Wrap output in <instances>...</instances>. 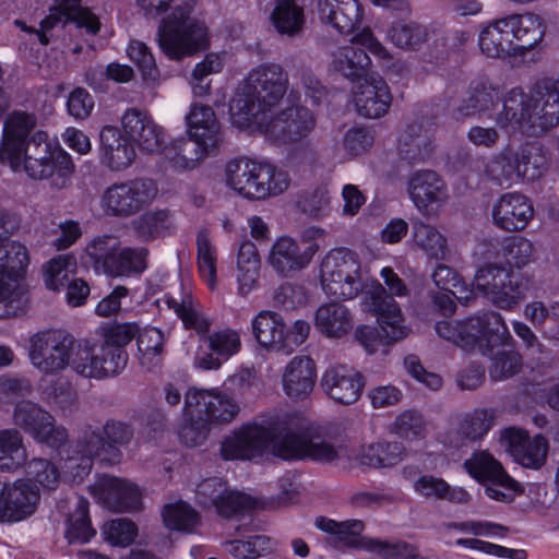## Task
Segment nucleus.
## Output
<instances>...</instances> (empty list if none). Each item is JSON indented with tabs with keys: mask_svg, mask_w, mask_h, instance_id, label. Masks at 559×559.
Segmentation results:
<instances>
[{
	"mask_svg": "<svg viewBox=\"0 0 559 559\" xmlns=\"http://www.w3.org/2000/svg\"><path fill=\"white\" fill-rule=\"evenodd\" d=\"M489 378L491 381H504L518 374L523 367L522 355L515 349H503L491 355Z\"/></svg>",
	"mask_w": 559,
	"mask_h": 559,
	"instance_id": "obj_61",
	"label": "nucleus"
},
{
	"mask_svg": "<svg viewBox=\"0 0 559 559\" xmlns=\"http://www.w3.org/2000/svg\"><path fill=\"white\" fill-rule=\"evenodd\" d=\"M496 88L483 81L472 82L460 103L453 108L452 116L463 120L480 116L495 106Z\"/></svg>",
	"mask_w": 559,
	"mask_h": 559,
	"instance_id": "obj_43",
	"label": "nucleus"
},
{
	"mask_svg": "<svg viewBox=\"0 0 559 559\" xmlns=\"http://www.w3.org/2000/svg\"><path fill=\"white\" fill-rule=\"evenodd\" d=\"M150 251L145 247H120L106 262L105 275L109 277H131L147 269Z\"/></svg>",
	"mask_w": 559,
	"mask_h": 559,
	"instance_id": "obj_46",
	"label": "nucleus"
},
{
	"mask_svg": "<svg viewBox=\"0 0 559 559\" xmlns=\"http://www.w3.org/2000/svg\"><path fill=\"white\" fill-rule=\"evenodd\" d=\"M226 179L228 186L239 194L254 200L278 195L286 191L290 183L286 170L246 157L233 159L227 164Z\"/></svg>",
	"mask_w": 559,
	"mask_h": 559,
	"instance_id": "obj_6",
	"label": "nucleus"
},
{
	"mask_svg": "<svg viewBox=\"0 0 559 559\" xmlns=\"http://www.w3.org/2000/svg\"><path fill=\"white\" fill-rule=\"evenodd\" d=\"M139 325L136 323H114L102 328L103 341L100 345L109 353H120L124 356L123 369L128 362V353L126 346L138 335Z\"/></svg>",
	"mask_w": 559,
	"mask_h": 559,
	"instance_id": "obj_56",
	"label": "nucleus"
},
{
	"mask_svg": "<svg viewBox=\"0 0 559 559\" xmlns=\"http://www.w3.org/2000/svg\"><path fill=\"white\" fill-rule=\"evenodd\" d=\"M57 4L50 9L49 14L41 20L40 28L27 26L25 22L15 20L14 24L23 32L35 34L44 46L50 43L53 36L51 31L56 27H64L73 23L76 28L84 29L87 35H96L100 31L102 23L90 9L81 5V0H56Z\"/></svg>",
	"mask_w": 559,
	"mask_h": 559,
	"instance_id": "obj_13",
	"label": "nucleus"
},
{
	"mask_svg": "<svg viewBox=\"0 0 559 559\" xmlns=\"http://www.w3.org/2000/svg\"><path fill=\"white\" fill-rule=\"evenodd\" d=\"M136 156L130 139L118 128L105 126L99 134V159L111 171H121L132 165Z\"/></svg>",
	"mask_w": 559,
	"mask_h": 559,
	"instance_id": "obj_31",
	"label": "nucleus"
},
{
	"mask_svg": "<svg viewBox=\"0 0 559 559\" xmlns=\"http://www.w3.org/2000/svg\"><path fill=\"white\" fill-rule=\"evenodd\" d=\"M187 414L204 419L207 424H228L239 413L238 404L217 389L191 388L185 396Z\"/></svg>",
	"mask_w": 559,
	"mask_h": 559,
	"instance_id": "obj_20",
	"label": "nucleus"
},
{
	"mask_svg": "<svg viewBox=\"0 0 559 559\" xmlns=\"http://www.w3.org/2000/svg\"><path fill=\"white\" fill-rule=\"evenodd\" d=\"M399 148L405 159L424 160L432 152V142L420 124H409L399 138Z\"/></svg>",
	"mask_w": 559,
	"mask_h": 559,
	"instance_id": "obj_53",
	"label": "nucleus"
},
{
	"mask_svg": "<svg viewBox=\"0 0 559 559\" xmlns=\"http://www.w3.org/2000/svg\"><path fill=\"white\" fill-rule=\"evenodd\" d=\"M535 249L531 240L523 236L506 237L498 255L506 259L509 266L486 263L474 276L473 286L495 307L513 310L526 296L532 286L531 277L513 269H523L535 260Z\"/></svg>",
	"mask_w": 559,
	"mask_h": 559,
	"instance_id": "obj_2",
	"label": "nucleus"
},
{
	"mask_svg": "<svg viewBox=\"0 0 559 559\" xmlns=\"http://www.w3.org/2000/svg\"><path fill=\"white\" fill-rule=\"evenodd\" d=\"M500 443L523 467L538 469L546 463L549 443L543 435L531 438L525 430L509 427L500 432Z\"/></svg>",
	"mask_w": 559,
	"mask_h": 559,
	"instance_id": "obj_21",
	"label": "nucleus"
},
{
	"mask_svg": "<svg viewBox=\"0 0 559 559\" xmlns=\"http://www.w3.org/2000/svg\"><path fill=\"white\" fill-rule=\"evenodd\" d=\"M75 338L62 330H46L29 340L32 365L44 373H57L71 367Z\"/></svg>",
	"mask_w": 559,
	"mask_h": 559,
	"instance_id": "obj_14",
	"label": "nucleus"
},
{
	"mask_svg": "<svg viewBox=\"0 0 559 559\" xmlns=\"http://www.w3.org/2000/svg\"><path fill=\"white\" fill-rule=\"evenodd\" d=\"M478 45L489 58L519 56L507 17L490 22L479 34Z\"/></svg>",
	"mask_w": 559,
	"mask_h": 559,
	"instance_id": "obj_41",
	"label": "nucleus"
},
{
	"mask_svg": "<svg viewBox=\"0 0 559 559\" xmlns=\"http://www.w3.org/2000/svg\"><path fill=\"white\" fill-rule=\"evenodd\" d=\"M523 314L536 329L542 331L545 340L559 345V301L546 305L534 300L525 305Z\"/></svg>",
	"mask_w": 559,
	"mask_h": 559,
	"instance_id": "obj_48",
	"label": "nucleus"
},
{
	"mask_svg": "<svg viewBox=\"0 0 559 559\" xmlns=\"http://www.w3.org/2000/svg\"><path fill=\"white\" fill-rule=\"evenodd\" d=\"M260 255L255 245L250 240L241 242L237 254V281L241 295L249 294L258 283Z\"/></svg>",
	"mask_w": 559,
	"mask_h": 559,
	"instance_id": "obj_50",
	"label": "nucleus"
},
{
	"mask_svg": "<svg viewBox=\"0 0 559 559\" xmlns=\"http://www.w3.org/2000/svg\"><path fill=\"white\" fill-rule=\"evenodd\" d=\"M53 421L55 418L49 412L32 401L23 400L14 406V425L34 438L43 435Z\"/></svg>",
	"mask_w": 559,
	"mask_h": 559,
	"instance_id": "obj_49",
	"label": "nucleus"
},
{
	"mask_svg": "<svg viewBox=\"0 0 559 559\" xmlns=\"http://www.w3.org/2000/svg\"><path fill=\"white\" fill-rule=\"evenodd\" d=\"M463 466L474 479L485 485L507 473L501 463L486 450L475 451Z\"/></svg>",
	"mask_w": 559,
	"mask_h": 559,
	"instance_id": "obj_57",
	"label": "nucleus"
},
{
	"mask_svg": "<svg viewBox=\"0 0 559 559\" xmlns=\"http://www.w3.org/2000/svg\"><path fill=\"white\" fill-rule=\"evenodd\" d=\"M27 460L23 436L14 428L0 430V472L12 473Z\"/></svg>",
	"mask_w": 559,
	"mask_h": 559,
	"instance_id": "obj_51",
	"label": "nucleus"
},
{
	"mask_svg": "<svg viewBox=\"0 0 559 559\" xmlns=\"http://www.w3.org/2000/svg\"><path fill=\"white\" fill-rule=\"evenodd\" d=\"M515 173V159L511 148L496 154L485 167L486 177L502 188H510L515 181H519Z\"/></svg>",
	"mask_w": 559,
	"mask_h": 559,
	"instance_id": "obj_58",
	"label": "nucleus"
},
{
	"mask_svg": "<svg viewBox=\"0 0 559 559\" xmlns=\"http://www.w3.org/2000/svg\"><path fill=\"white\" fill-rule=\"evenodd\" d=\"M409 194L424 215L436 216L448 199L443 180L431 170L415 174L409 181Z\"/></svg>",
	"mask_w": 559,
	"mask_h": 559,
	"instance_id": "obj_29",
	"label": "nucleus"
},
{
	"mask_svg": "<svg viewBox=\"0 0 559 559\" xmlns=\"http://www.w3.org/2000/svg\"><path fill=\"white\" fill-rule=\"evenodd\" d=\"M76 270V259L73 254H59L45 266L44 282L49 290L59 292L70 282V274Z\"/></svg>",
	"mask_w": 559,
	"mask_h": 559,
	"instance_id": "obj_59",
	"label": "nucleus"
},
{
	"mask_svg": "<svg viewBox=\"0 0 559 559\" xmlns=\"http://www.w3.org/2000/svg\"><path fill=\"white\" fill-rule=\"evenodd\" d=\"M158 193L150 178H133L115 182L103 192L100 204L106 215L127 218L150 206Z\"/></svg>",
	"mask_w": 559,
	"mask_h": 559,
	"instance_id": "obj_10",
	"label": "nucleus"
},
{
	"mask_svg": "<svg viewBox=\"0 0 559 559\" xmlns=\"http://www.w3.org/2000/svg\"><path fill=\"white\" fill-rule=\"evenodd\" d=\"M96 534L88 518V501L83 497L78 498L76 509L69 518V527L66 537L70 544L87 543Z\"/></svg>",
	"mask_w": 559,
	"mask_h": 559,
	"instance_id": "obj_62",
	"label": "nucleus"
},
{
	"mask_svg": "<svg viewBox=\"0 0 559 559\" xmlns=\"http://www.w3.org/2000/svg\"><path fill=\"white\" fill-rule=\"evenodd\" d=\"M270 22L280 35L297 37L306 25L305 5L297 0H273Z\"/></svg>",
	"mask_w": 559,
	"mask_h": 559,
	"instance_id": "obj_42",
	"label": "nucleus"
},
{
	"mask_svg": "<svg viewBox=\"0 0 559 559\" xmlns=\"http://www.w3.org/2000/svg\"><path fill=\"white\" fill-rule=\"evenodd\" d=\"M121 123L124 133L138 144L141 151L156 153L163 148L164 129L152 119L147 111L129 108L124 111Z\"/></svg>",
	"mask_w": 559,
	"mask_h": 559,
	"instance_id": "obj_27",
	"label": "nucleus"
},
{
	"mask_svg": "<svg viewBox=\"0 0 559 559\" xmlns=\"http://www.w3.org/2000/svg\"><path fill=\"white\" fill-rule=\"evenodd\" d=\"M314 8L321 23L343 35L354 33L362 21L364 10L358 0H316Z\"/></svg>",
	"mask_w": 559,
	"mask_h": 559,
	"instance_id": "obj_28",
	"label": "nucleus"
},
{
	"mask_svg": "<svg viewBox=\"0 0 559 559\" xmlns=\"http://www.w3.org/2000/svg\"><path fill=\"white\" fill-rule=\"evenodd\" d=\"M224 546L236 559H252L269 554L272 550V540L266 535H253L246 540H228Z\"/></svg>",
	"mask_w": 559,
	"mask_h": 559,
	"instance_id": "obj_64",
	"label": "nucleus"
},
{
	"mask_svg": "<svg viewBox=\"0 0 559 559\" xmlns=\"http://www.w3.org/2000/svg\"><path fill=\"white\" fill-rule=\"evenodd\" d=\"M412 236L415 245L429 258L444 260L448 257V240L432 225L420 219L413 222Z\"/></svg>",
	"mask_w": 559,
	"mask_h": 559,
	"instance_id": "obj_52",
	"label": "nucleus"
},
{
	"mask_svg": "<svg viewBox=\"0 0 559 559\" xmlns=\"http://www.w3.org/2000/svg\"><path fill=\"white\" fill-rule=\"evenodd\" d=\"M162 158L175 171H191L212 152L189 138L171 141L160 150Z\"/></svg>",
	"mask_w": 559,
	"mask_h": 559,
	"instance_id": "obj_36",
	"label": "nucleus"
},
{
	"mask_svg": "<svg viewBox=\"0 0 559 559\" xmlns=\"http://www.w3.org/2000/svg\"><path fill=\"white\" fill-rule=\"evenodd\" d=\"M350 41L353 45L341 47L333 53L332 67L350 82H361L372 75L371 59L365 49L381 58H386L389 53L368 27L356 34Z\"/></svg>",
	"mask_w": 559,
	"mask_h": 559,
	"instance_id": "obj_12",
	"label": "nucleus"
},
{
	"mask_svg": "<svg viewBox=\"0 0 559 559\" xmlns=\"http://www.w3.org/2000/svg\"><path fill=\"white\" fill-rule=\"evenodd\" d=\"M28 263L27 248L0 235V319L15 317L23 311L20 281Z\"/></svg>",
	"mask_w": 559,
	"mask_h": 559,
	"instance_id": "obj_8",
	"label": "nucleus"
},
{
	"mask_svg": "<svg viewBox=\"0 0 559 559\" xmlns=\"http://www.w3.org/2000/svg\"><path fill=\"white\" fill-rule=\"evenodd\" d=\"M495 421V409L475 408L442 433L441 442L450 449H461L487 436Z\"/></svg>",
	"mask_w": 559,
	"mask_h": 559,
	"instance_id": "obj_24",
	"label": "nucleus"
},
{
	"mask_svg": "<svg viewBox=\"0 0 559 559\" xmlns=\"http://www.w3.org/2000/svg\"><path fill=\"white\" fill-rule=\"evenodd\" d=\"M518 179L534 182L549 169L551 156L547 147L539 143H524L513 151Z\"/></svg>",
	"mask_w": 559,
	"mask_h": 559,
	"instance_id": "obj_38",
	"label": "nucleus"
},
{
	"mask_svg": "<svg viewBox=\"0 0 559 559\" xmlns=\"http://www.w3.org/2000/svg\"><path fill=\"white\" fill-rule=\"evenodd\" d=\"M533 128L549 130L559 124V92L552 80L546 81L532 97Z\"/></svg>",
	"mask_w": 559,
	"mask_h": 559,
	"instance_id": "obj_45",
	"label": "nucleus"
},
{
	"mask_svg": "<svg viewBox=\"0 0 559 559\" xmlns=\"http://www.w3.org/2000/svg\"><path fill=\"white\" fill-rule=\"evenodd\" d=\"M36 127L35 112L15 109L5 116L0 140V162L8 164L13 171H20L21 158L26 147L33 145Z\"/></svg>",
	"mask_w": 559,
	"mask_h": 559,
	"instance_id": "obj_16",
	"label": "nucleus"
},
{
	"mask_svg": "<svg viewBox=\"0 0 559 559\" xmlns=\"http://www.w3.org/2000/svg\"><path fill=\"white\" fill-rule=\"evenodd\" d=\"M146 16L158 17L171 10L158 26L157 40L170 59L180 60L207 47V29L191 17L194 0H136Z\"/></svg>",
	"mask_w": 559,
	"mask_h": 559,
	"instance_id": "obj_3",
	"label": "nucleus"
},
{
	"mask_svg": "<svg viewBox=\"0 0 559 559\" xmlns=\"http://www.w3.org/2000/svg\"><path fill=\"white\" fill-rule=\"evenodd\" d=\"M257 342L267 349L285 353V323L281 314L262 310L251 322Z\"/></svg>",
	"mask_w": 559,
	"mask_h": 559,
	"instance_id": "obj_44",
	"label": "nucleus"
},
{
	"mask_svg": "<svg viewBox=\"0 0 559 559\" xmlns=\"http://www.w3.org/2000/svg\"><path fill=\"white\" fill-rule=\"evenodd\" d=\"M185 119L189 136L214 153L222 143L223 135L212 107L194 103Z\"/></svg>",
	"mask_w": 559,
	"mask_h": 559,
	"instance_id": "obj_32",
	"label": "nucleus"
},
{
	"mask_svg": "<svg viewBox=\"0 0 559 559\" xmlns=\"http://www.w3.org/2000/svg\"><path fill=\"white\" fill-rule=\"evenodd\" d=\"M39 493L25 479L2 481L0 488V522H19L31 516L37 507Z\"/></svg>",
	"mask_w": 559,
	"mask_h": 559,
	"instance_id": "obj_22",
	"label": "nucleus"
},
{
	"mask_svg": "<svg viewBox=\"0 0 559 559\" xmlns=\"http://www.w3.org/2000/svg\"><path fill=\"white\" fill-rule=\"evenodd\" d=\"M288 85V74L281 64L262 63L253 68L230 102L233 124L243 130H257L277 144L306 138L316 124L313 114L307 107L288 106L274 114Z\"/></svg>",
	"mask_w": 559,
	"mask_h": 559,
	"instance_id": "obj_1",
	"label": "nucleus"
},
{
	"mask_svg": "<svg viewBox=\"0 0 559 559\" xmlns=\"http://www.w3.org/2000/svg\"><path fill=\"white\" fill-rule=\"evenodd\" d=\"M354 92V104L359 116L376 119L384 116L392 104L386 82L379 75L362 81Z\"/></svg>",
	"mask_w": 559,
	"mask_h": 559,
	"instance_id": "obj_30",
	"label": "nucleus"
},
{
	"mask_svg": "<svg viewBox=\"0 0 559 559\" xmlns=\"http://www.w3.org/2000/svg\"><path fill=\"white\" fill-rule=\"evenodd\" d=\"M198 267L203 280L211 288L216 282V249L205 229L197 234Z\"/></svg>",
	"mask_w": 559,
	"mask_h": 559,
	"instance_id": "obj_63",
	"label": "nucleus"
},
{
	"mask_svg": "<svg viewBox=\"0 0 559 559\" xmlns=\"http://www.w3.org/2000/svg\"><path fill=\"white\" fill-rule=\"evenodd\" d=\"M289 425V414L265 415L242 424L233 430L222 442L224 460H253L261 457L273 443L285 438Z\"/></svg>",
	"mask_w": 559,
	"mask_h": 559,
	"instance_id": "obj_4",
	"label": "nucleus"
},
{
	"mask_svg": "<svg viewBox=\"0 0 559 559\" xmlns=\"http://www.w3.org/2000/svg\"><path fill=\"white\" fill-rule=\"evenodd\" d=\"M506 17L519 56H525L543 40L547 25L542 16L524 13Z\"/></svg>",
	"mask_w": 559,
	"mask_h": 559,
	"instance_id": "obj_37",
	"label": "nucleus"
},
{
	"mask_svg": "<svg viewBox=\"0 0 559 559\" xmlns=\"http://www.w3.org/2000/svg\"><path fill=\"white\" fill-rule=\"evenodd\" d=\"M316 526L331 535L329 543L336 548H360L366 546L361 536L365 525L359 520L336 522L320 516L316 520Z\"/></svg>",
	"mask_w": 559,
	"mask_h": 559,
	"instance_id": "obj_47",
	"label": "nucleus"
},
{
	"mask_svg": "<svg viewBox=\"0 0 559 559\" xmlns=\"http://www.w3.org/2000/svg\"><path fill=\"white\" fill-rule=\"evenodd\" d=\"M130 229L140 242L147 243L173 235L177 223L170 210L154 209L132 219Z\"/></svg>",
	"mask_w": 559,
	"mask_h": 559,
	"instance_id": "obj_35",
	"label": "nucleus"
},
{
	"mask_svg": "<svg viewBox=\"0 0 559 559\" xmlns=\"http://www.w3.org/2000/svg\"><path fill=\"white\" fill-rule=\"evenodd\" d=\"M283 389L292 399H304L309 395L316 382V367L308 356H296L286 366L283 377Z\"/></svg>",
	"mask_w": 559,
	"mask_h": 559,
	"instance_id": "obj_40",
	"label": "nucleus"
},
{
	"mask_svg": "<svg viewBox=\"0 0 559 559\" xmlns=\"http://www.w3.org/2000/svg\"><path fill=\"white\" fill-rule=\"evenodd\" d=\"M367 299H369L368 309L377 314L381 332L373 326L361 325L356 329L355 337L367 353L373 354L378 350L381 338L388 343L401 341L407 336L409 329L404 324L399 304L388 295L381 284L377 283L372 286Z\"/></svg>",
	"mask_w": 559,
	"mask_h": 559,
	"instance_id": "obj_7",
	"label": "nucleus"
},
{
	"mask_svg": "<svg viewBox=\"0 0 559 559\" xmlns=\"http://www.w3.org/2000/svg\"><path fill=\"white\" fill-rule=\"evenodd\" d=\"M320 280L326 295L346 300L356 298L365 288L360 261L345 248L331 250L323 258Z\"/></svg>",
	"mask_w": 559,
	"mask_h": 559,
	"instance_id": "obj_9",
	"label": "nucleus"
},
{
	"mask_svg": "<svg viewBox=\"0 0 559 559\" xmlns=\"http://www.w3.org/2000/svg\"><path fill=\"white\" fill-rule=\"evenodd\" d=\"M91 495L115 512H134L142 507L138 486L114 476H103L90 487Z\"/></svg>",
	"mask_w": 559,
	"mask_h": 559,
	"instance_id": "obj_23",
	"label": "nucleus"
},
{
	"mask_svg": "<svg viewBox=\"0 0 559 559\" xmlns=\"http://www.w3.org/2000/svg\"><path fill=\"white\" fill-rule=\"evenodd\" d=\"M364 385L362 376L347 365L330 366L321 378L323 391L343 405L355 403L361 395Z\"/></svg>",
	"mask_w": 559,
	"mask_h": 559,
	"instance_id": "obj_26",
	"label": "nucleus"
},
{
	"mask_svg": "<svg viewBox=\"0 0 559 559\" xmlns=\"http://www.w3.org/2000/svg\"><path fill=\"white\" fill-rule=\"evenodd\" d=\"M467 329L471 333L466 341L472 344V350L477 349L484 356H490L498 347L513 342L504 318L492 310L468 317Z\"/></svg>",
	"mask_w": 559,
	"mask_h": 559,
	"instance_id": "obj_19",
	"label": "nucleus"
},
{
	"mask_svg": "<svg viewBox=\"0 0 559 559\" xmlns=\"http://www.w3.org/2000/svg\"><path fill=\"white\" fill-rule=\"evenodd\" d=\"M120 241L114 235H100L87 242L84 249L91 265L96 273H105L106 262H109L114 253L119 249Z\"/></svg>",
	"mask_w": 559,
	"mask_h": 559,
	"instance_id": "obj_60",
	"label": "nucleus"
},
{
	"mask_svg": "<svg viewBox=\"0 0 559 559\" xmlns=\"http://www.w3.org/2000/svg\"><path fill=\"white\" fill-rule=\"evenodd\" d=\"M168 305L181 319L185 328L194 330L198 334L202 335L209 349L223 359L228 360L240 350V336L235 330L224 329L204 336L211 328V321L207 318L195 310L191 304H186V301L178 302L171 299L168 301Z\"/></svg>",
	"mask_w": 559,
	"mask_h": 559,
	"instance_id": "obj_17",
	"label": "nucleus"
},
{
	"mask_svg": "<svg viewBox=\"0 0 559 559\" xmlns=\"http://www.w3.org/2000/svg\"><path fill=\"white\" fill-rule=\"evenodd\" d=\"M388 37L399 48L417 49L427 40L428 29L416 21L401 20L392 23Z\"/></svg>",
	"mask_w": 559,
	"mask_h": 559,
	"instance_id": "obj_55",
	"label": "nucleus"
},
{
	"mask_svg": "<svg viewBox=\"0 0 559 559\" xmlns=\"http://www.w3.org/2000/svg\"><path fill=\"white\" fill-rule=\"evenodd\" d=\"M21 158V169L28 178L47 181L53 190L71 185L75 166L71 155L60 145L52 144L44 130L33 134V145L26 147Z\"/></svg>",
	"mask_w": 559,
	"mask_h": 559,
	"instance_id": "obj_5",
	"label": "nucleus"
},
{
	"mask_svg": "<svg viewBox=\"0 0 559 559\" xmlns=\"http://www.w3.org/2000/svg\"><path fill=\"white\" fill-rule=\"evenodd\" d=\"M316 329L328 338H342L354 328L350 310L338 301L321 305L314 314Z\"/></svg>",
	"mask_w": 559,
	"mask_h": 559,
	"instance_id": "obj_39",
	"label": "nucleus"
},
{
	"mask_svg": "<svg viewBox=\"0 0 559 559\" xmlns=\"http://www.w3.org/2000/svg\"><path fill=\"white\" fill-rule=\"evenodd\" d=\"M496 123L500 129L533 128L532 96L521 87L508 91L502 98V109L496 116Z\"/></svg>",
	"mask_w": 559,
	"mask_h": 559,
	"instance_id": "obj_34",
	"label": "nucleus"
},
{
	"mask_svg": "<svg viewBox=\"0 0 559 559\" xmlns=\"http://www.w3.org/2000/svg\"><path fill=\"white\" fill-rule=\"evenodd\" d=\"M405 455L401 442H377L365 448L360 455V464L373 468L391 467L400 463Z\"/></svg>",
	"mask_w": 559,
	"mask_h": 559,
	"instance_id": "obj_54",
	"label": "nucleus"
},
{
	"mask_svg": "<svg viewBox=\"0 0 559 559\" xmlns=\"http://www.w3.org/2000/svg\"><path fill=\"white\" fill-rule=\"evenodd\" d=\"M492 222L504 231L523 230L534 217L531 200L520 192H507L492 204Z\"/></svg>",
	"mask_w": 559,
	"mask_h": 559,
	"instance_id": "obj_25",
	"label": "nucleus"
},
{
	"mask_svg": "<svg viewBox=\"0 0 559 559\" xmlns=\"http://www.w3.org/2000/svg\"><path fill=\"white\" fill-rule=\"evenodd\" d=\"M79 433L80 444L86 454L98 455L102 461L114 465L121 462V448L131 443L134 428L129 423L110 418L102 428L86 425Z\"/></svg>",
	"mask_w": 559,
	"mask_h": 559,
	"instance_id": "obj_11",
	"label": "nucleus"
},
{
	"mask_svg": "<svg viewBox=\"0 0 559 559\" xmlns=\"http://www.w3.org/2000/svg\"><path fill=\"white\" fill-rule=\"evenodd\" d=\"M124 356L109 353L100 343L75 341L71 369L84 378L104 379L119 374L123 370Z\"/></svg>",
	"mask_w": 559,
	"mask_h": 559,
	"instance_id": "obj_18",
	"label": "nucleus"
},
{
	"mask_svg": "<svg viewBox=\"0 0 559 559\" xmlns=\"http://www.w3.org/2000/svg\"><path fill=\"white\" fill-rule=\"evenodd\" d=\"M319 250L318 243H308L301 250L299 245L290 237H281L272 246L269 262L281 275L305 269Z\"/></svg>",
	"mask_w": 559,
	"mask_h": 559,
	"instance_id": "obj_33",
	"label": "nucleus"
},
{
	"mask_svg": "<svg viewBox=\"0 0 559 559\" xmlns=\"http://www.w3.org/2000/svg\"><path fill=\"white\" fill-rule=\"evenodd\" d=\"M290 429L275 445V455L283 460L309 457L321 463H332L338 459L337 449L330 442L306 435L305 421L295 414H289Z\"/></svg>",
	"mask_w": 559,
	"mask_h": 559,
	"instance_id": "obj_15",
	"label": "nucleus"
}]
</instances>
